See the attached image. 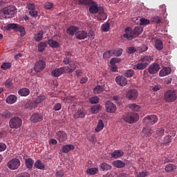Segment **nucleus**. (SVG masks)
<instances>
[{
    "mask_svg": "<svg viewBox=\"0 0 177 177\" xmlns=\"http://www.w3.org/2000/svg\"><path fill=\"white\" fill-rule=\"evenodd\" d=\"M99 100H100L99 97L93 96L89 98L88 102L91 103V104H97V103H99Z\"/></svg>",
    "mask_w": 177,
    "mask_h": 177,
    "instance_id": "41",
    "label": "nucleus"
},
{
    "mask_svg": "<svg viewBox=\"0 0 177 177\" xmlns=\"http://www.w3.org/2000/svg\"><path fill=\"white\" fill-rule=\"evenodd\" d=\"M102 109V106H100V104L98 105H94L91 109V113H93V114H97V113L99 112V110H100Z\"/></svg>",
    "mask_w": 177,
    "mask_h": 177,
    "instance_id": "44",
    "label": "nucleus"
},
{
    "mask_svg": "<svg viewBox=\"0 0 177 177\" xmlns=\"http://www.w3.org/2000/svg\"><path fill=\"white\" fill-rule=\"evenodd\" d=\"M71 68L68 67H66V74H70L73 73V71H75V69L77 68V65L75 64H69Z\"/></svg>",
    "mask_w": 177,
    "mask_h": 177,
    "instance_id": "37",
    "label": "nucleus"
},
{
    "mask_svg": "<svg viewBox=\"0 0 177 177\" xmlns=\"http://www.w3.org/2000/svg\"><path fill=\"white\" fill-rule=\"evenodd\" d=\"M62 109V104L60 103H57L54 105L53 110L55 111H59V110Z\"/></svg>",
    "mask_w": 177,
    "mask_h": 177,
    "instance_id": "62",
    "label": "nucleus"
},
{
    "mask_svg": "<svg viewBox=\"0 0 177 177\" xmlns=\"http://www.w3.org/2000/svg\"><path fill=\"white\" fill-rule=\"evenodd\" d=\"M12 67V64L9 62H5L1 66L2 70H9Z\"/></svg>",
    "mask_w": 177,
    "mask_h": 177,
    "instance_id": "46",
    "label": "nucleus"
},
{
    "mask_svg": "<svg viewBox=\"0 0 177 177\" xmlns=\"http://www.w3.org/2000/svg\"><path fill=\"white\" fill-rule=\"evenodd\" d=\"M97 172H99V169L96 167L87 169L86 170V174H88V175H96Z\"/></svg>",
    "mask_w": 177,
    "mask_h": 177,
    "instance_id": "36",
    "label": "nucleus"
},
{
    "mask_svg": "<svg viewBox=\"0 0 177 177\" xmlns=\"http://www.w3.org/2000/svg\"><path fill=\"white\" fill-rule=\"evenodd\" d=\"M102 31H104V32H107V31H109V30H110V24H109V23H105V24H102Z\"/></svg>",
    "mask_w": 177,
    "mask_h": 177,
    "instance_id": "54",
    "label": "nucleus"
},
{
    "mask_svg": "<svg viewBox=\"0 0 177 177\" xmlns=\"http://www.w3.org/2000/svg\"><path fill=\"white\" fill-rule=\"evenodd\" d=\"M176 92L174 90H169L164 94V99L167 103H172L176 100Z\"/></svg>",
    "mask_w": 177,
    "mask_h": 177,
    "instance_id": "4",
    "label": "nucleus"
},
{
    "mask_svg": "<svg viewBox=\"0 0 177 177\" xmlns=\"http://www.w3.org/2000/svg\"><path fill=\"white\" fill-rule=\"evenodd\" d=\"M3 9L4 10V13L7 15L8 19H12V17H13V16L16 15V12L17 10V9H16V7L13 6H9Z\"/></svg>",
    "mask_w": 177,
    "mask_h": 177,
    "instance_id": "6",
    "label": "nucleus"
},
{
    "mask_svg": "<svg viewBox=\"0 0 177 177\" xmlns=\"http://www.w3.org/2000/svg\"><path fill=\"white\" fill-rule=\"evenodd\" d=\"M18 25L17 24H9L6 26V30H16L17 29Z\"/></svg>",
    "mask_w": 177,
    "mask_h": 177,
    "instance_id": "48",
    "label": "nucleus"
},
{
    "mask_svg": "<svg viewBox=\"0 0 177 177\" xmlns=\"http://www.w3.org/2000/svg\"><path fill=\"white\" fill-rule=\"evenodd\" d=\"M29 15L31 17H37L38 16V11L35 10V4L32 3H28L26 6Z\"/></svg>",
    "mask_w": 177,
    "mask_h": 177,
    "instance_id": "9",
    "label": "nucleus"
},
{
    "mask_svg": "<svg viewBox=\"0 0 177 177\" xmlns=\"http://www.w3.org/2000/svg\"><path fill=\"white\" fill-rule=\"evenodd\" d=\"M7 16L8 15L5 12L3 8V10H0V19L1 20H3V19H6Z\"/></svg>",
    "mask_w": 177,
    "mask_h": 177,
    "instance_id": "60",
    "label": "nucleus"
},
{
    "mask_svg": "<svg viewBox=\"0 0 177 177\" xmlns=\"http://www.w3.org/2000/svg\"><path fill=\"white\" fill-rule=\"evenodd\" d=\"M120 62H121L120 58L114 57V58H112L111 59L110 64H113L114 65L116 63H120Z\"/></svg>",
    "mask_w": 177,
    "mask_h": 177,
    "instance_id": "58",
    "label": "nucleus"
},
{
    "mask_svg": "<svg viewBox=\"0 0 177 177\" xmlns=\"http://www.w3.org/2000/svg\"><path fill=\"white\" fill-rule=\"evenodd\" d=\"M111 165L106 163V162H102L100 165V171H110L111 170Z\"/></svg>",
    "mask_w": 177,
    "mask_h": 177,
    "instance_id": "28",
    "label": "nucleus"
},
{
    "mask_svg": "<svg viewBox=\"0 0 177 177\" xmlns=\"http://www.w3.org/2000/svg\"><path fill=\"white\" fill-rule=\"evenodd\" d=\"M129 109H131V110H133V111H140V106L136 104H129Z\"/></svg>",
    "mask_w": 177,
    "mask_h": 177,
    "instance_id": "40",
    "label": "nucleus"
},
{
    "mask_svg": "<svg viewBox=\"0 0 177 177\" xmlns=\"http://www.w3.org/2000/svg\"><path fill=\"white\" fill-rule=\"evenodd\" d=\"M6 102L8 104H15L17 102V96L11 94L6 97Z\"/></svg>",
    "mask_w": 177,
    "mask_h": 177,
    "instance_id": "17",
    "label": "nucleus"
},
{
    "mask_svg": "<svg viewBox=\"0 0 177 177\" xmlns=\"http://www.w3.org/2000/svg\"><path fill=\"white\" fill-rule=\"evenodd\" d=\"M112 164L115 168H124L125 167V162L120 160H114Z\"/></svg>",
    "mask_w": 177,
    "mask_h": 177,
    "instance_id": "26",
    "label": "nucleus"
},
{
    "mask_svg": "<svg viewBox=\"0 0 177 177\" xmlns=\"http://www.w3.org/2000/svg\"><path fill=\"white\" fill-rule=\"evenodd\" d=\"M155 48L157 50H162L164 49V43L161 39H157L155 41Z\"/></svg>",
    "mask_w": 177,
    "mask_h": 177,
    "instance_id": "24",
    "label": "nucleus"
},
{
    "mask_svg": "<svg viewBox=\"0 0 177 177\" xmlns=\"http://www.w3.org/2000/svg\"><path fill=\"white\" fill-rule=\"evenodd\" d=\"M138 96H139V93L136 89L129 90L126 94V97L129 100H136Z\"/></svg>",
    "mask_w": 177,
    "mask_h": 177,
    "instance_id": "11",
    "label": "nucleus"
},
{
    "mask_svg": "<svg viewBox=\"0 0 177 177\" xmlns=\"http://www.w3.org/2000/svg\"><path fill=\"white\" fill-rule=\"evenodd\" d=\"M35 167L37 168V169H45V165L39 160H37L35 162Z\"/></svg>",
    "mask_w": 177,
    "mask_h": 177,
    "instance_id": "34",
    "label": "nucleus"
},
{
    "mask_svg": "<svg viewBox=\"0 0 177 177\" xmlns=\"http://www.w3.org/2000/svg\"><path fill=\"white\" fill-rule=\"evenodd\" d=\"M55 138L59 143H63L67 140V133L63 131H58L55 133Z\"/></svg>",
    "mask_w": 177,
    "mask_h": 177,
    "instance_id": "8",
    "label": "nucleus"
},
{
    "mask_svg": "<svg viewBox=\"0 0 177 177\" xmlns=\"http://www.w3.org/2000/svg\"><path fill=\"white\" fill-rule=\"evenodd\" d=\"M122 120L128 124H133L139 121V114L134 112H129L122 116Z\"/></svg>",
    "mask_w": 177,
    "mask_h": 177,
    "instance_id": "2",
    "label": "nucleus"
},
{
    "mask_svg": "<svg viewBox=\"0 0 177 177\" xmlns=\"http://www.w3.org/2000/svg\"><path fill=\"white\" fill-rule=\"evenodd\" d=\"M91 0H79L80 5H91Z\"/></svg>",
    "mask_w": 177,
    "mask_h": 177,
    "instance_id": "59",
    "label": "nucleus"
},
{
    "mask_svg": "<svg viewBox=\"0 0 177 177\" xmlns=\"http://www.w3.org/2000/svg\"><path fill=\"white\" fill-rule=\"evenodd\" d=\"M171 71H172L171 68L165 67L159 72V75L160 77H166V75H169V74H171Z\"/></svg>",
    "mask_w": 177,
    "mask_h": 177,
    "instance_id": "19",
    "label": "nucleus"
},
{
    "mask_svg": "<svg viewBox=\"0 0 177 177\" xmlns=\"http://www.w3.org/2000/svg\"><path fill=\"white\" fill-rule=\"evenodd\" d=\"M141 63H147V66L151 63V57L149 55H145L140 59Z\"/></svg>",
    "mask_w": 177,
    "mask_h": 177,
    "instance_id": "32",
    "label": "nucleus"
},
{
    "mask_svg": "<svg viewBox=\"0 0 177 177\" xmlns=\"http://www.w3.org/2000/svg\"><path fill=\"white\" fill-rule=\"evenodd\" d=\"M46 100V97L45 95H40L35 99L36 103L37 104H39V103H42V102H44V100Z\"/></svg>",
    "mask_w": 177,
    "mask_h": 177,
    "instance_id": "51",
    "label": "nucleus"
},
{
    "mask_svg": "<svg viewBox=\"0 0 177 177\" xmlns=\"http://www.w3.org/2000/svg\"><path fill=\"white\" fill-rule=\"evenodd\" d=\"M160 71V64L157 63L151 64L148 68L149 74H157Z\"/></svg>",
    "mask_w": 177,
    "mask_h": 177,
    "instance_id": "13",
    "label": "nucleus"
},
{
    "mask_svg": "<svg viewBox=\"0 0 177 177\" xmlns=\"http://www.w3.org/2000/svg\"><path fill=\"white\" fill-rule=\"evenodd\" d=\"M157 115H151L146 116L144 118V120L148 124H151V125H154V124L158 121Z\"/></svg>",
    "mask_w": 177,
    "mask_h": 177,
    "instance_id": "15",
    "label": "nucleus"
},
{
    "mask_svg": "<svg viewBox=\"0 0 177 177\" xmlns=\"http://www.w3.org/2000/svg\"><path fill=\"white\" fill-rule=\"evenodd\" d=\"M45 67H46V62L44 60L39 59L35 62L34 70L35 73H41V71L45 70Z\"/></svg>",
    "mask_w": 177,
    "mask_h": 177,
    "instance_id": "5",
    "label": "nucleus"
},
{
    "mask_svg": "<svg viewBox=\"0 0 177 177\" xmlns=\"http://www.w3.org/2000/svg\"><path fill=\"white\" fill-rule=\"evenodd\" d=\"M115 82L120 86H125L128 84V80L125 77L119 75L115 77Z\"/></svg>",
    "mask_w": 177,
    "mask_h": 177,
    "instance_id": "14",
    "label": "nucleus"
},
{
    "mask_svg": "<svg viewBox=\"0 0 177 177\" xmlns=\"http://www.w3.org/2000/svg\"><path fill=\"white\" fill-rule=\"evenodd\" d=\"M25 165L27 168V169H29V171H31L32 169V167L34 165V160L29 158L25 160Z\"/></svg>",
    "mask_w": 177,
    "mask_h": 177,
    "instance_id": "23",
    "label": "nucleus"
},
{
    "mask_svg": "<svg viewBox=\"0 0 177 177\" xmlns=\"http://www.w3.org/2000/svg\"><path fill=\"white\" fill-rule=\"evenodd\" d=\"M46 48V43L41 42L38 46L39 52H44Z\"/></svg>",
    "mask_w": 177,
    "mask_h": 177,
    "instance_id": "50",
    "label": "nucleus"
},
{
    "mask_svg": "<svg viewBox=\"0 0 177 177\" xmlns=\"http://www.w3.org/2000/svg\"><path fill=\"white\" fill-rule=\"evenodd\" d=\"M6 144L3 142H0V153H2V151H5L6 150Z\"/></svg>",
    "mask_w": 177,
    "mask_h": 177,
    "instance_id": "63",
    "label": "nucleus"
},
{
    "mask_svg": "<svg viewBox=\"0 0 177 177\" xmlns=\"http://www.w3.org/2000/svg\"><path fill=\"white\" fill-rule=\"evenodd\" d=\"M79 30L80 29L77 27L73 26L67 28L66 32L67 34H69V35H74V34L76 35Z\"/></svg>",
    "mask_w": 177,
    "mask_h": 177,
    "instance_id": "22",
    "label": "nucleus"
},
{
    "mask_svg": "<svg viewBox=\"0 0 177 177\" xmlns=\"http://www.w3.org/2000/svg\"><path fill=\"white\" fill-rule=\"evenodd\" d=\"M32 122H39L42 121V115L38 113H34L30 117Z\"/></svg>",
    "mask_w": 177,
    "mask_h": 177,
    "instance_id": "21",
    "label": "nucleus"
},
{
    "mask_svg": "<svg viewBox=\"0 0 177 177\" xmlns=\"http://www.w3.org/2000/svg\"><path fill=\"white\" fill-rule=\"evenodd\" d=\"M85 115H86L85 111L83 109H78L77 111H76V112L73 115V117L75 119L84 118Z\"/></svg>",
    "mask_w": 177,
    "mask_h": 177,
    "instance_id": "16",
    "label": "nucleus"
},
{
    "mask_svg": "<svg viewBox=\"0 0 177 177\" xmlns=\"http://www.w3.org/2000/svg\"><path fill=\"white\" fill-rule=\"evenodd\" d=\"M48 45L53 48H59V44L57 41L53 40V39H49L48 41Z\"/></svg>",
    "mask_w": 177,
    "mask_h": 177,
    "instance_id": "35",
    "label": "nucleus"
},
{
    "mask_svg": "<svg viewBox=\"0 0 177 177\" xmlns=\"http://www.w3.org/2000/svg\"><path fill=\"white\" fill-rule=\"evenodd\" d=\"M43 38H44V31L42 30L39 31L34 36V39L36 42H39V41H42Z\"/></svg>",
    "mask_w": 177,
    "mask_h": 177,
    "instance_id": "27",
    "label": "nucleus"
},
{
    "mask_svg": "<svg viewBox=\"0 0 177 177\" xmlns=\"http://www.w3.org/2000/svg\"><path fill=\"white\" fill-rule=\"evenodd\" d=\"M105 108L107 113H115L117 111V106L111 101H107L105 104Z\"/></svg>",
    "mask_w": 177,
    "mask_h": 177,
    "instance_id": "12",
    "label": "nucleus"
},
{
    "mask_svg": "<svg viewBox=\"0 0 177 177\" xmlns=\"http://www.w3.org/2000/svg\"><path fill=\"white\" fill-rule=\"evenodd\" d=\"M112 158H120L124 156V151L122 150H115L111 154Z\"/></svg>",
    "mask_w": 177,
    "mask_h": 177,
    "instance_id": "25",
    "label": "nucleus"
},
{
    "mask_svg": "<svg viewBox=\"0 0 177 177\" xmlns=\"http://www.w3.org/2000/svg\"><path fill=\"white\" fill-rule=\"evenodd\" d=\"M171 136H167L164 138L163 143L164 145H168V143H171Z\"/></svg>",
    "mask_w": 177,
    "mask_h": 177,
    "instance_id": "57",
    "label": "nucleus"
},
{
    "mask_svg": "<svg viewBox=\"0 0 177 177\" xmlns=\"http://www.w3.org/2000/svg\"><path fill=\"white\" fill-rule=\"evenodd\" d=\"M113 56V50H110L104 53L103 57L104 59H110Z\"/></svg>",
    "mask_w": 177,
    "mask_h": 177,
    "instance_id": "49",
    "label": "nucleus"
},
{
    "mask_svg": "<svg viewBox=\"0 0 177 177\" xmlns=\"http://www.w3.org/2000/svg\"><path fill=\"white\" fill-rule=\"evenodd\" d=\"M103 91H104V88L100 85H97L93 88L94 93H100Z\"/></svg>",
    "mask_w": 177,
    "mask_h": 177,
    "instance_id": "45",
    "label": "nucleus"
},
{
    "mask_svg": "<svg viewBox=\"0 0 177 177\" xmlns=\"http://www.w3.org/2000/svg\"><path fill=\"white\" fill-rule=\"evenodd\" d=\"M20 160L17 158H13L8 162V167L9 169H17L20 167Z\"/></svg>",
    "mask_w": 177,
    "mask_h": 177,
    "instance_id": "7",
    "label": "nucleus"
},
{
    "mask_svg": "<svg viewBox=\"0 0 177 177\" xmlns=\"http://www.w3.org/2000/svg\"><path fill=\"white\" fill-rule=\"evenodd\" d=\"M133 74H135V71L132 69H129L124 71V77H127V78L133 77Z\"/></svg>",
    "mask_w": 177,
    "mask_h": 177,
    "instance_id": "43",
    "label": "nucleus"
},
{
    "mask_svg": "<svg viewBox=\"0 0 177 177\" xmlns=\"http://www.w3.org/2000/svg\"><path fill=\"white\" fill-rule=\"evenodd\" d=\"M147 67V63H138L133 67V70H145Z\"/></svg>",
    "mask_w": 177,
    "mask_h": 177,
    "instance_id": "29",
    "label": "nucleus"
},
{
    "mask_svg": "<svg viewBox=\"0 0 177 177\" xmlns=\"http://www.w3.org/2000/svg\"><path fill=\"white\" fill-rule=\"evenodd\" d=\"M136 50H138L134 46H130L127 48L126 52L129 53V55H132V53H135Z\"/></svg>",
    "mask_w": 177,
    "mask_h": 177,
    "instance_id": "47",
    "label": "nucleus"
},
{
    "mask_svg": "<svg viewBox=\"0 0 177 177\" xmlns=\"http://www.w3.org/2000/svg\"><path fill=\"white\" fill-rule=\"evenodd\" d=\"M166 172H172L174 169H176V166L174 164H168L165 168Z\"/></svg>",
    "mask_w": 177,
    "mask_h": 177,
    "instance_id": "38",
    "label": "nucleus"
},
{
    "mask_svg": "<svg viewBox=\"0 0 177 177\" xmlns=\"http://www.w3.org/2000/svg\"><path fill=\"white\" fill-rule=\"evenodd\" d=\"M103 128H104V123H103V120H100L95 131V132H100V131H102Z\"/></svg>",
    "mask_w": 177,
    "mask_h": 177,
    "instance_id": "33",
    "label": "nucleus"
},
{
    "mask_svg": "<svg viewBox=\"0 0 177 177\" xmlns=\"http://www.w3.org/2000/svg\"><path fill=\"white\" fill-rule=\"evenodd\" d=\"M13 80L10 78L8 79L5 82H4V86L9 88V89H12V88H13Z\"/></svg>",
    "mask_w": 177,
    "mask_h": 177,
    "instance_id": "39",
    "label": "nucleus"
},
{
    "mask_svg": "<svg viewBox=\"0 0 177 177\" xmlns=\"http://www.w3.org/2000/svg\"><path fill=\"white\" fill-rule=\"evenodd\" d=\"M75 147L73 145H66L62 147V153H68V151H71V150H74Z\"/></svg>",
    "mask_w": 177,
    "mask_h": 177,
    "instance_id": "30",
    "label": "nucleus"
},
{
    "mask_svg": "<svg viewBox=\"0 0 177 177\" xmlns=\"http://www.w3.org/2000/svg\"><path fill=\"white\" fill-rule=\"evenodd\" d=\"M18 93L20 96H28L30 95V89L23 88L19 90Z\"/></svg>",
    "mask_w": 177,
    "mask_h": 177,
    "instance_id": "31",
    "label": "nucleus"
},
{
    "mask_svg": "<svg viewBox=\"0 0 177 177\" xmlns=\"http://www.w3.org/2000/svg\"><path fill=\"white\" fill-rule=\"evenodd\" d=\"M23 125V119L19 116H14L9 120V127L12 129H17Z\"/></svg>",
    "mask_w": 177,
    "mask_h": 177,
    "instance_id": "3",
    "label": "nucleus"
},
{
    "mask_svg": "<svg viewBox=\"0 0 177 177\" xmlns=\"http://www.w3.org/2000/svg\"><path fill=\"white\" fill-rule=\"evenodd\" d=\"M98 20H106L107 19V15L104 13V10L102 8V12H98Z\"/></svg>",
    "mask_w": 177,
    "mask_h": 177,
    "instance_id": "42",
    "label": "nucleus"
},
{
    "mask_svg": "<svg viewBox=\"0 0 177 177\" xmlns=\"http://www.w3.org/2000/svg\"><path fill=\"white\" fill-rule=\"evenodd\" d=\"M142 132L145 135H147V136H150L151 135V133H153V130H151L150 129H147V128H143Z\"/></svg>",
    "mask_w": 177,
    "mask_h": 177,
    "instance_id": "55",
    "label": "nucleus"
},
{
    "mask_svg": "<svg viewBox=\"0 0 177 177\" xmlns=\"http://www.w3.org/2000/svg\"><path fill=\"white\" fill-rule=\"evenodd\" d=\"M64 73L65 74L67 73V66L55 68L54 71H52L51 74L53 77H55L56 78H57L58 77H60L62 74H64Z\"/></svg>",
    "mask_w": 177,
    "mask_h": 177,
    "instance_id": "10",
    "label": "nucleus"
},
{
    "mask_svg": "<svg viewBox=\"0 0 177 177\" xmlns=\"http://www.w3.org/2000/svg\"><path fill=\"white\" fill-rule=\"evenodd\" d=\"M56 177H63L64 176V171L62 170H57L55 174Z\"/></svg>",
    "mask_w": 177,
    "mask_h": 177,
    "instance_id": "64",
    "label": "nucleus"
},
{
    "mask_svg": "<svg viewBox=\"0 0 177 177\" xmlns=\"http://www.w3.org/2000/svg\"><path fill=\"white\" fill-rule=\"evenodd\" d=\"M113 55L117 56L118 57H120V56L122 55V49L118 48V50H113Z\"/></svg>",
    "mask_w": 177,
    "mask_h": 177,
    "instance_id": "52",
    "label": "nucleus"
},
{
    "mask_svg": "<svg viewBox=\"0 0 177 177\" xmlns=\"http://www.w3.org/2000/svg\"><path fill=\"white\" fill-rule=\"evenodd\" d=\"M147 24H150V21L149 19H146L145 18H141L140 19V26H147Z\"/></svg>",
    "mask_w": 177,
    "mask_h": 177,
    "instance_id": "53",
    "label": "nucleus"
},
{
    "mask_svg": "<svg viewBox=\"0 0 177 177\" xmlns=\"http://www.w3.org/2000/svg\"><path fill=\"white\" fill-rule=\"evenodd\" d=\"M31 175L28 172H23L19 174L17 177H30Z\"/></svg>",
    "mask_w": 177,
    "mask_h": 177,
    "instance_id": "61",
    "label": "nucleus"
},
{
    "mask_svg": "<svg viewBox=\"0 0 177 177\" xmlns=\"http://www.w3.org/2000/svg\"><path fill=\"white\" fill-rule=\"evenodd\" d=\"M90 13H99V12H103V7H97V6L93 5L89 8Z\"/></svg>",
    "mask_w": 177,
    "mask_h": 177,
    "instance_id": "20",
    "label": "nucleus"
},
{
    "mask_svg": "<svg viewBox=\"0 0 177 177\" xmlns=\"http://www.w3.org/2000/svg\"><path fill=\"white\" fill-rule=\"evenodd\" d=\"M143 32V28L140 26H136L133 29L131 28H127L125 29V34L123 35L124 38L128 39V41H132L133 38L139 37Z\"/></svg>",
    "mask_w": 177,
    "mask_h": 177,
    "instance_id": "1",
    "label": "nucleus"
},
{
    "mask_svg": "<svg viewBox=\"0 0 177 177\" xmlns=\"http://www.w3.org/2000/svg\"><path fill=\"white\" fill-rule=\"evenodd\" d=\"M18 31L21 33V37H24L26 35V29L23 26H18Z\"/></svg>",
    "mask_w": 177,
    "mask_h": 177,
    "instance_id": "56",
    "label": "nucleus"
},
{
    "mask_svg": "<svg viewBox=\"0 0 177 177\" xmlns=\"http://www.w3.org/2000/svg\"><path fill=\"white\" fill-rule=\"evenodd\" d=\"M88 37V33L84 30H77V32L76 33L75 38L77 39H85Z\"/></svg>",
    "mask_w": 177,
    "mask_h": 177,
    "instance_id": "18",
    "label": "nucleus"
}]
</instances>
